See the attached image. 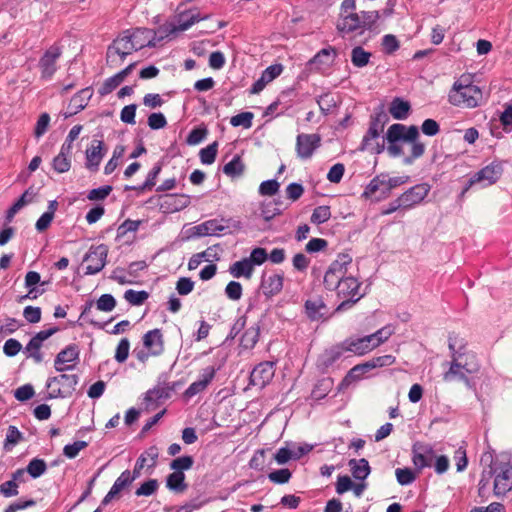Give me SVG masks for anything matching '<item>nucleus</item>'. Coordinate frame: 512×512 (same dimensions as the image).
<instances>
[{
  "instance_id": "nucleus-1",
  "label": "nucleus",
  "mask_w": 512,
  "mask_h": 512,
  "mask_svg": "<svg viewBox=\"0 0 512 512\" xmlns=\"http://www.w3.org/2000/svg\"><path fill=\"white\" fill-rule=\"evenodd\" d=\"M481 462H489V470L485 473L490 480L493 478V496L504 497L512 490V456L508 453L494 456L487 452L482 455Z\"/></svg>"
},
{
  "instance_id": "nucleus-2",
  "label": "nucleus",
  "mask_w": 512,
  "mask_h": 512,
  "mask_svg": "<svg viewBox=\"0 0 512 512\" xmlns=\"http://www.w3.org/2000/svg\"><path fill=\"white\" fill-rule=\"evenodd\" d=\"M481 97L482 91L477 85L472 83V77L470 75H462L454 82L448 94V101L454 106L474 108L478 106Z\"/></svg>"
},
{
  "instance_id": "nucleus-3",
  "label": "nucleus",
  "mask_w": 512,
  "mask_h": 512,
  "mask_svg": "<svg viewBox=\"0 0 512 512\" xmlns=\"http://www.w3.org/2000/svg\"><path fill=\"white\" fill-rule=\"evenodd\" d=\"M361 283L357 278L348 276L344 277L339 285L336 287L337 295L344 300L337 306L336 312L345 311L350 309L356 304L363 296L364 293H359Z\"/></svg>"
},
{
  "instance_id": "nucleus-4",
  "label": "nucleus",
  "mask_w": 512,
  "mask_h": 512,
  "mask_svg": "<svg viewBox=\"0 0 512 512\" xmlns=\"http://www.w3.org/2000/svg\"><path fill=\"white\" fill-rule=\"evenodd\" d=\"M134 46V40L132 38L131 30L127 29L123 31L116 39L113 40L112 44L107 48V63L113 65L115 63V56H119L121 62L131 54L134 49L130 47Z\"/></svg>"
},
{
  "instance_id": "nucleus-5",
  "label": "nucleus",
  "mask_w": 512,
  "mask_h": 512,
  "mask_svg": "<svg viewBox=\"0 0 512 512\" xmlns=\"http://www.w3.org/2000/svg\"><path fill=\"white\" fill-rule=\"evenodd\" d=\"M389 121L387 113L380 107L370 117L369 127L366 131L359 150L365 151L369 148L370 142L377 139L383 132L385 125Z\"/></svg>"
},
{
  "instance_id": "nucleus-6",
  "label": "nucleus",
  "mask_w": 512,
  "mask_h": 512,
  "mask_svg": "<svg viewBox=\"0 0 512 512\" xmlns=\"http://www.w3.org/2000/svg\"><path fill=\"white\" fill-rule=\"evenodd\" d=\"M65 382V389L57 388L52 389L51 392L48 393L46 399H55V398H66L71 396L75 391L76 386L79 382V377L76 374H65L61 373L58 376H50L46 381V388H51L55 383Z\"/></svg>"
},
{
  "instance_id": "nucleus-7",
  "label": "nucleus",
  "mask_w": 512,
  "mask_h": 512,
  "mask_svg": "<svg viewBox=\"0 0 512 512\" xmlns=\"http://www.w3.org/2000/svg\"><path fill=\"white\" fill-rule=\"evenodd\" d=\"M109 248L106 244L97 246L92 245L83 258V262H87V275H95L99 273L106 265Z\"/></svg>"
},
{
  "instance_id": "nucleus-8",
  "label": "nucleus",
  "mask_w": 512,
  "mask_h": 512,
  "mask_svg": "<svg viewBox=\"0 0 512 512\" xmlns=\"http://www.w3.org/2000/svg\"><path fill=\"white\" fill-rule=\"evenodd\" d=\"M62 55V48L57 45H51L38 62V67L41 71V78L43 80H50L57 71V60Z\"/></svg>"
},
{
  "instance_id": "nucleus-9",
  "label": "nucleus",
  "mask_w": 512,
  "mask_h": 512,
  "mask_svg": "<svg viewBox=\"0 0 512 512\" xmlns=\"http://www.w3.org/2000/svg\"><path fill=\"white\" fill-rule=\"evenodd\" d=\"M467 341L465 338L459 336V334L455 332H450L448 334V348L450 351L451 361L465 363L471 359V361H476V355L473 352L467 351Z\"/></svg>"
},
{
  "instance_id": "nucleus-10",
  "label": "nucleus",
  "mask_w": 512,
  "mask_h": 512,
  "mask_svg": "<svg viewBox=\"0 0 512 512\" xmlns=\"http://www.w3.org/2000/svg\"><path fill=\"white\" fill-rule=\"evenodd\" d=\"M479 370L480 365L477 361H465V363L450 361L449 369L443 373L442 378L444 382L462 381L467 374H475Z\"/></svg>"
},
{
  "instance_id": "nucleus-11",
  "label": "nucleus",
  "mask_w": 512,
  "mask_h": 512,
  "mask_svg": "<svg viewBox=\"0 0 512 512\" xmlns=\"http://www.w3.org/2000/svg\"><path fill=\"white\" fill-rule=\"evenodd\" d=\"M169 374L163 372L158 376L157 384L145 393L144 401L147 406L169 399L173 393V387H168Z\"/></svg>"
},
{
  "instance_id": "nucleus-12",
  "label": "nucleus",
  "mask_w": 512,
  "mask_h": 512,
  "mask_svg": "<svg viewBox=\"0 0 512 512\" xmlns=\"http://www.w3.org/2000/svg\"><path fill=\"white\" fill-rule=\"evenodd\" d=\"M436 458L435 450L430 444L416 442L412 446V462L418 470L431 467Z\"/></svg>"
},
{
  "instance_id": "nucleus-13",
  "label": "nucleus",
  "mask_w": 512,
  "mask_h": 512,
  "mask_svg": "<svg viewBox=\"0 0 512 512\" xmlns=\"http://www.w3.org/2000/svg\"><path fill=\"white\" fill-rule=\"evenodd\" d=\"M274 374L275 367L273 362H261L251 371L249 376V384L263 389L272 381Z\"/></svg>"
},
{
  "instance_id": "nucleus-14",
  "label": "nucleus",
  "mask_w": 512,
  "mask_h": 512,
  "mask_svg": "<svg viewBox=\"0 0 512 512\" xmlns=\"http://www.w3.org/2000/svg\"><path fill=\"white\" fill-rule=\"evenodd\" d=\"M321 145V136L317 133H301L296 138V153L301 159H309Z\"/></svg>"
},
{
  "instance_id": "nucleus-15",
  "label": "nucleus",
  "mask_w": 512,
  "mask_h": 512,
  "mask_svg": "<svg viewBox=\"0 0 512 512\" xmlns=\"http://www.w3.org/2000/svg\"><path fill=\"white\" fill-rule=\"evenodd\" d=\"M431 185L419 183L407 189L400 195V201L404 204V210H409L420 204L429 194Z\"/></svg>"
},
{
  "instance_id": "nucleus-16",
  "label": "nucleus",
  "mask_w": 512,
  "mask_h": 512,
  "mask_svg": "<svg viewBox=\"0 0 512 512\" xmlns=\"http://www.w3.org/2000/svg\"><path fill=\"white\" fill-rule=\"evenodd\" d=\"M208 236H221L231 233L230 229L240 230L242 224L233 218H214L205 221Z\"/></svg>"
},
{
  "instance_id": "nucleus-17",
  "label": "nucleus",
  "mask_w": 512,
  "mask_h": 512,
  "mask_svg": "<svg viewBox=\"0 0 512 512\" xmlns=\"http://www.w3.org/2000/svg\"><path fill=\"white\" fill-rule=\"evenodd\" d=\"M344 350L341 343H337L325 349L317 358L316 367L319 372L325 374L342 357Z\"/></svg>"
},
{
  "instance_id": "nucleus-18",
  "label": "nucleus",
  "mask_w": 512,
  "mask_h": 512,
  "mask_svg": "<svg viewBox=\"0 0 512 512\" xmlns=\"http://www.w3.org/2000/svg\"><path fill=\"white\" fill-rule=\"evenodd\" d=\"M159 199V208L163 213L178 212L190 204V197L186 194H165L159 196Z\"/></svg>"
},
{
  "instance_id": "nucleus-19",
  "label": "nucleus",
  "mask_w": 512,
  "mask_h": 512,
  "mask_svg": "<svg viewBox=\"0 0 512 512\" xmlns=\"http://www.w3.org/2000/svg\"><path fill=\"white\" fill-rule=\"evenodd\" d=\"M336 29L338 33L341 34L342 36L354 32L363 34L364 31H362L360 14L354 12L345 15H339L338 22L336 24Z\"/></svg>"
},
{
  "instance_id": "nucleus-20",
  "label": "nucleus",
  "mask_w": 512,
  "mask_h": 512,
  "mask_svg": "<svg viewBox=\"0 0 512 512\" xmlns=\"http://www.w3.org/2000/svg\"><path fill=\"white\" fill-rule=\"evenodd\" d=\"M369 337H348L341 343L344 352H351L357 356H363L373 350L372 343L369 342Z\"/></svg>"
},
{
  "instance_id": "nucleus-21",
  "label": "nucleus",
  "mask_w": 512,
  "mask_h": 512,
  "mask_svg": "<svg viewBox=\"0 0 512 512\" xmlns=\"http://www.w3.org/2000/svg\"><path fill=\"white\" fill-rule=\"evenodd\" d=\"M502 173L503 168L501 163L492 162L476 172L474 176L478 183L485 182L483 185L485 187L495 184L500 179Z\"/></svg>"
},
{
  "instance_id": "nucleus-22",
  "label": "nucleus",
  "mask_w": 512,
  "mask_h": 512,
  "mask_svg": "<svg viewBox=\"0 0 512 512\" xmlns=\"http://www.w3.org/2000/svg\"><path fill=\"white\" fill-rule=\"evenodd\" d=\"M283 274H263L261 277L260 289L267 298H271L281 292L283 288Z\"/></svg>"
},
{
  "instance_id": "nucleus-23",
  "label": "nucleus",
  "mask_w": 512,
  "mask_h": 512,
  "mask_svg": "<svg viewBox=\"0 0 512 512\" xmlns=\"http://www.w3.org/2000/svg\"><path fill=\"white\" fill-rule=\"evenodd\" d=\"M86 162L85 166L92 172L99 169V165L105 155L104 143L101 140H94L90 148L86 149Z\"/></svg>"
},
{
  "instance_id": "nucleus-24",
  "label": "nucleus",
  "mask_w": 512,
  "mask_h": 512,
  "mask_svg": "<svg viewBox=\"0 0 512 512\" xmlns=\"http://www.w3.org/2000/svg\"><path fill=\"white\" fill-rule=\"evenodd\" d=\"M195 10L196 9L184 10L176 14L175 19L177 25H175V28L177 32L186 31L195 23L209 18V15L202 16L199 12H195Z\"/></svg>"
},
{
  "instance_id": "nucleus-25",
  "label": "nucleus",
  "mask_w": 512,
  "mask_h": 512,
  "mask_svg": "<svg viewBox=\"0 0 512 512\" xmlns=\"http://www.w3.org/2000/svg\"><path fill=\"white\" fill-rule=\"evenodd\" d=\"M143 345L151 351L152 356H159L164 352V340L161 329L155 328L143 336Z\"/></svg>"
},
{
  "instance_id": "nucleus-26",
  "label": "nucleus",
  "mask_w": 512,
  "mask_h": 512,
  "mask_svg": "<svg viewBox=\"0 0 512 512\" xmlns=\"http://www.w3.org/2000/svg\"><path fill=\"white\" fill-rule=\"evenodd\" d=\"M338 56L335 47L327 46L318 51L308 62L310 67L315 66L316 69H321L323 66L330 67Z\"/></svg>"
},
{
  "instance_id": "nucleus-27",
  "label": "nucleus",
  "mask_w": 512,
  "mask_h": 512,
  "mask_svg": "<svg viewBox=\"0 0 512 512\" xmlns=\"http://www.w3.org/2000/svg\"><path fill=\"white\" fill-rule=\"evenodd\" d=\"M130 30L134 40V46H131V49H134V51H139L145 47H155V41L152 36L153 29L138 27Z\"/></svg>"
},
{
  "instance_id": "nucleus-28",
  "label": "nucleus",
  "mask_w": 512,
  "mask_h": 512,
  "mask_svg": "<svg viewBox=\"0 0 512 512\" xmlns=\"http://www.w3.org/2000/svg\"><path fill=\"white\" fill-rule=\"evenodd\" d=\"M93 96V89L92 87H85L81 90H79L77 93L73 95V97L70 100L69 103V109H71L69 114H66L65 117H69L72 115H75L79 113L80 111L84 110L86 106L88 105L90 99Z\"/></svg>"
},
{
  "instance_id": "nucleus-29",
  "label": "nucleus",
  "mask_w": 512,
  "mask_h": 512,
  "mask_svg": "<svg viewBox=\"0 0 512 512\" xmlns=\"http://www.w3.org/2000/svg\"><path fill=\"white\" fill-rule=\"evenodd\" d=\"M304 308L305 314L310 321L322 320L327 313V306L321 297L306 300Z\"/></svg>"
},
{
  "instance_id": "nucleus-30",
  "label": "nucleus",
  "mask_w": 512,
  "mask_h": 512,
  "mask_svg": "<svg viewBox=\"0 0 512 512\" xmlns=\"http://www.w3.org/2000/svg\"><path fill=\"white\" fill-rule=\"evenodd\" d=\"M79 348L76 344H70L62 349L54 359V368L58 369L60 364H76L79 361ZM60 369H62L60 367Z\"/></svg>"
},
{
  "instance_id": "nucleus-31",
  "label": "nucleus",
  "mask_w": 512,
  "mask_h": 512,
  "mask_svg": "<svg viewBox=\"0 0 512 512\" xmlns=\"http://www.w3.org/2000/svg\"><path fill=\"white\" fill-rule=\"evenodd\" d=\"M348 465L353 478L358 481H364L371 473V467L365 458L350 459Z\"/></svg>"
},
{
  "instance_id": "nucleus-32",
  "label": "nucleus",
  "mask_w": 512,
  "mask_h": 512,
  "mask_svg": "<svg viewBox=\"0 0 512 512\" xmlns=\"http://www.w3.org/2000/svg\"><path fill=\"white\" fill-rule=\"evenodd\" d=\"M372 371L369 360L353 366L343 378L340 386H348L352 382L359 381L363 376Z\"/></svg>"
},
{
  "instance_id": "nucleus-33",
  "label": "nucleus",
  "mask_w": 512,
  "mask_h": 512,
  "mask_svg": "<svg viewBox=\"0 0 512 512\" xmlns=\"http://www.w3.org/2000/svg\"><path fill=\"white\" fill-rule=\"evenodd\" d=\"M260 323H255L248 327L240 338V346L243 349L251 350L255 347L260 337Z\"/></svg>"
},
{
  "instance_id": "nucleus-34",
  "label": "nucleus",
  "mask_w": 512,
  "mask_h": 512,
  "mask_svg": "<svg viewBox=\"0 0 512 512\" xmlns=\"http://www.w3.org/2000/svg\"><path fill=\"white\" fill-rule=\"evenodd\" d=\"M411 110L409 101H406L400 97H395L389 107V112L392 117L396 120H404L408 117Z\"/></svg>"
},
{
  "instance_id": "nucleus-35",
  "label": "nucleus",
  "mask_w": 512,
  "mask_h": 512,
  "mask_svg": "<svg viewBox=\"0 0 512 512\" xmlns=\"http://www.w3.org/2000/svg\"><path fill=\"white\" fill-rule=\"evenodd\" d=\"M228 271L234 278L243 277L246 279H250L253 275L254 268L251 265V262L248 260V258H243L230 265Z\"/></svg>"
},
{
  "instance_id": "nucleus-36",
  "label": "nucleus",
  "mask_w": 512,
  "mask_h": 512,
  "mask_svg": "<svg viewBox=\"0 0 512 512\" xmlns=\"http://www.w3.org/2000/svg\"><path fill=\"white\" fill-rule=\"evenodd\" d=\"M35 193L32 191V188H29L24 191V193L17 199L16 202L6 211L5 220L6 222H11L16 215L26 204L32 201Z\"/></svg>"
},
{
  "instance_id": "nucleus-37",
  "label": "nucleus",
  "mask_w": 512,
  "mask_h": 512,
  "mask_svg": "<svg viewBox=\"0 0 512 512\" xmlns=\"http://www.w3.org/2000/svg\"><path fill=\"white\" fill-rule=\"evenodd\" d=\"M184 472H172L166 477V487L174 493H183L187 490Z\"/></svg>"
},
{
  "instance_id": "nucleus-38",
  "label": "nucleus",
  "mask_w": 512,
  "mask_h": 512,
  "mask_svg": "<svg viewBox=\"0 0 512 512\" xmlns=\"http://www.w3.org/2000/svg\"><path fill=\"white\" fill-rule=\"evenodd\" d=\"M333 387V379L330 377L323 378L317 381V383L314 385L312 392H311V398L314 400H322L324 399L328 393L331 391Z\"/></svg>"
},
{
  "instance_id": "nucleus-39",
  "label": "nucleus",
  "mask_w": 512,
  "mask_h": 512,
  "mask_svg": "<svg viewBox=\"0 0 512 512\" xmlns=\"http://www.w3.org/2000/svg\"><path fill=\"white\" fill-rule=\"evenodd\" d=\"M42 346L43 345L33 336L23 348V353L27 358H32L35 363L39 364L44 359L43 353L41 352Z\"/></svg>"
},
{
  "instance_id": "nucleus-40",
  "label": "nucleus",
  "mask_w": 512,
  "mask_h": 512,
  "mask_svg": "<svg viewBox=\"0 0 512 512\" xmlns=\"http://www.w3.org/2000/svg\"><path fill=\"white\" fill-rule=\"evenodd\" d=\"M245 166L240 155H235L230 162L223 166V173L235 178L243 174Z\"/></svg>"
},
{
  "instance_id": "nucleus-41",
  "label": "nucleus",
  "mask_w": 512,
  "mask_h": 512,
  "mask_svg": "<svg viewBox=\"0 0 512 512\" xmlns=\"http://www.w3.org/2000/svg\"><path fill=\"white\" fill-rule=\"evenodd\" d=\"M23 434L19 431L16 426L10 425L8 426L6 437L3 444V449L6 452L12 450V448L17 445L19 442L23 441Z\"/></svg>"
},
{
  "instance_id": "nucleus-42",
  "label": "nucleus",
  "mask_w": 512,
  "mask_h": 512,
  "mask_svg": "<svg viewBox=\"0 0 512 512\" xmlns=\"http://www.w3.org/2000/svg\"><path fill=\"white\" fill-rule=\"evenodd\" d=\"M371 56L362 46H356L351 51V62L355 67L363 68L368 65Z\"/></svg>"
},
{
  "instance_id": "nucleus-43",
  "label": "nucleus",
  "mask_w": 512,
  "mask_h": 512,
  "mask_svg": "<svg viewBox=\"0 0 512 512\" xmlns=\"http://www.w3.org/2000/svg\"><path fill=\"white\" fill-rule=\"evenodd\" d=\"M46 470L47 464L45 460L37 457L30 460V462L25 468V471L33 479L41 477L46 472Z\"/></svg>"
},
{
  "instance_id": "nucleus-44",
  "label": "nucleus",
  "mask_w": 512,
  "mask_h": 512,
  "mask_svg": "<svg viewBox=\"0 0 512 512\" xmlns=\"http://www.w3.org/2000/svg\"><path fill=\"white\" fill-rule=\"evenodd\" d=\"M490 479L485 473V470L481 473V478L478 483V497L481 502H487L493 495V490L490 489Z\"/></svg>"
},
{
  "instance_id": "nucleus-45",
  "label": "nucleus",
  "mask_w": 512,
  "mask_h": 512,
  "mask_svg": "<svg viewBox=\"0 0 512 512\" xmlns=\"http://www.w3.org/2000/svg\"><path fill=\"white\" fill-rule=\"evenodd\" d=\"M218 152V142L214 141L199 152L200 161L204 165H211L215 162Z\"/></svg>"
},
{
  "instance_id": "nucleus-46",
  "label": "nucleus",
  "mask_w": 512,
  "mask_h": 512,
  "mask_svg": "<svg viewBox=\"0 0 512 512\" xmlns=\"http://www.w3.org/2000/svg\"><path fill=\"white\" fill-rule=\"evenodd\" d=\"M405 125L400 123L392 124L385 135V139L388 143L394 142H405V134H404Z\"/></svg>"
},
{
  "instance_id": "nucleus-47",
  "label": "nucleus",
  "mask_w": 512,
  "mask_h": 512,
  "mask_svg": "<svg viewBox=\"0 0 512 512\" xmlns=\"http://www.w3.org/2000/svg\"><path fill=\"white\" fill-rule=\"evenodd\" d=\"M331 217V208L328 205H321L316 207L310 217L311 223L320 225L327 222Z\"/></svg>"
},
{
  "instance_id": "nucleus-48",
  "label": "nucleus",
  "mask_w": 512,
  "mask_h": 512,
  "mask_svg": "<svg viewBox=\"0 0 512 512\" xmlns=\"http://www.w3.org/2000/svg\"><path fill=\"white\" fill-rule=\"evenodd\" d=\"M409 179V176L389 177L387 174H385V179L383 180L384 185H386V190H382V197H388L392 189L407 183Z\"/></svg>"
},
{
  "instance_id": "nucleus-49",
  "label": "nucleus",
  "mask_w": 512,
  "mask_h": 512,
  "mask_svg": "<svg viewBox=\"0 0 512 512\" xmlns=\"http://www.w3.org/2000/svg\"><path fill=\"white\" fill-rule=\"evenodd\" d=\"M149 298V293L145 290L136 291L129 289L124 293V299L133 306L142 305Z\"/></svg>"
},
{
  "instance_id": "nucleus-50",
  "label": "nucleus",
  "mask_w": 512,
  "mask_h": 512,
  "mask_svg": "<svg viewBox=\"0 0 512 512\" xmlns=\"http://www.w3.org/2000/svg\"><path fill=\"white\" fill-rule=\"evenodd\" d=\"M178 33L175 24L165 23L161 25L157 30H153L152 36L155 41V46L163 41L165 38Z\"/></svg>"
},
{
  "instance_id": "nucleus-51",
  "label": "nucleus",
  "mask_w": 512,
  "mask_h": 512,
  "mask_svg": "<svg viewBox=\"0 0 512 512\" xmlns=\"http://www.w3.org/2000/svg\"><path fill=\"white\" fill-rule=\"evenodd\" d=\"M194 464V459L190 455H184L178 458L173 459L170 462V469L174 472H184L192 468Z\"/></svg>"
},
{
  "instance_id": "nucleus-52",
  "label": "nucleus",
  "mask_w": 512,
  "mask_h": 512,
  "mask_svg": "<svg viewBox=\"0 0 512 512\" xmlns=\"http://www.w3.org/2000/svg\"><path fill=\"white\" fill-rule=\"evenodd\" d=\"M409 143L411 144V152L409 155L403 158V163L405 165L413 164L414 161L422 157L425 152V144L420 142L419 140Z\"/></svg>"
},
{
  "instance_id": "nucleus-53",
  "label": "nucleus",
  "mask_w": 512,
  "mask_h": 512,
  "mask_svg": "<svg viewBox=\"0 0 512 512\" xmlns=\"http://www.w3.org/2000/svg\"><path fill=\"white\" fill-rule=\"evenodd\" d=\"M254 118V114L252 112L246 111L241 112L230 119V124L233 127L242 126L245 129H249L252 127V121Z\"/></svg>"
},
{
  "instance_id": "nucleus-54",
  "label": "nucleus",
  "mask_w": 512,
  "mask_h": 512,
  "mask_svg": "<svg viewBox=\"0 0 512 512\" xmlns=\"http://www.w3.org/2000/svg\"><path fill=\"white\" fill-rule=\"evenodd\" d=\"M361 23H362V31L372 30L374 25L380 19V13L377 10L373 11H361Z\"/></svg>"
},
{
  "instance_id": "nucleus-55",
  "label": "nucleus",
  "mask_w": 512,
  "mask_h": 512,
  "mask_svg": "<svg viewBox=\"0 0 512 512\" xmlns=\"http://www.w3.org/2000/svg\"><path fill=\"white\" fill-rule=\"evenodd\" d=\"M134 481V477H130V470L123 471L120 476L115 480L110 488L116 495L123 489L130 486Z\"/></svg>"
},
{
  "instance_id": "nucleus-56",
  "label": "nucleus",
  "mask_w": 512,
  "mask_h": 512,
  "mask_svg": "<svg viewBox=\"0 0 512 512\" xmlns=\"http://www.w3.org/2000/svg\"><path fill=\"white\" fill-rule=\"evenodd\" d=\"M392 335V330L389 327H383L376 332L367 335L369 342L373 345V350L384 343Z\"/></svg>"
},
{
  "instance_id": "nucleus-57",
  "label": "nucleus",
  "mask_w": 512,
  "mask_h": 512,
  "mask_svg": "<svg viewBox=\"0 0 512 512\" xmlns=\"http://www.w3.org/2000/svg\"><path fill=\"white\" fill-rule=\"evenodd\" d=\"M382 49L387 55H392L400 48V42L393 34H386L382 37Z\"/></svg>"
},
{
  "instance_id": "nucleus-58",
  "label": "nucleus",
  "mask_w": 512,
  "mask_h": 512,
  "mask_svg": "<svg viewBox=\"0 0 512 512\" xmlns=\"http://www.w3.org/2000/svg\"><path fill=\"white\" fill-rule=\"evenodd\" d=\"M395 474L397 482L402 486L411 484L417 477L416 473L410 468H397Z\"/></svg>"
},
{
  "instance_id": "nucleus-59",
  "label": "nucleus",
  "mask_w": 512,
  "mask_h": 512,
  "mask_svg": "<svg viewBox=\"0 0 512 512\" xmlns=\"http://www.w3.org/2000/svg\"><path fill=\"white\" fill-rule=\"evenodd\" d=\"M159 487V482L157 479H149L142 483L140 487H138L135 491V495L137 497L140 496H151L153 495Z\"/></svg>"
},
{
  "instance_id": "nucleus-60",
  "label": "nucleus",
  "mask_w": 512,
  "mask_h": 512,
  "mask_svg": "<svg viewBox=\"0 0 512 512\" xmlns=\"http://www.w3.org/2000/svg\"><path fill=\"white\" fill-rule=\"evenodd\" d=\"M345 276H343L342 273H336L333 270H328L325 272L323 284L327 290H335L336 287L339 285V282L342 281V279Z\"/></svg>"
},
{
  "instance_id": "nucleus-61",
  "label": "nucleus",
  "mask_w": 512,
  "mask_h": 512,
  "mask_svg": "<svg viewBox=\"0 0 512 512\" xmlns=\"http://www.w3.org/2000/svg\"><path fill=\"white\" fill-rule=\"evenodd\" d=\"M129 350H130V341L128 338H122L115 351L114 358L118 363H124L128 356H129Z\"/></svg>"
},
{
  "instance_id": "nucleus-62",
  "label": "nucleus",
  "mask_w": 512,
  "mask_h": 512,
  "mask_svg": "<svg viewBox=\"0 0 512 512\" xmlns=\"http://www.w3.org/2000/svg\"><path fill=\"white\" fill-rule=\"evenodd\" d=\"M116 299L112 294H103L96 301V307L103 312H110L116 307Z\"/></svg>"
},
{
  "instance_id": "nucleus-63",
  "label": "nucleus",
  "mask_w": 512,
  "mask_h": 512,
  "mask_svg": "<svg viewBox=\"0 0 512 512\" xmlns=\"http://www.w3.org/2000/svg\"><path fill=\"white\" fill-rule=\"evenodd\" d=\"M243 294V288L240 282L230 281L225 287V295L232 301H238Z\"/></svg>"
},
{
  "instance_id": "nucleus-64",
  "label": "nucleus",
  "mask_w": 512,
  "mask_h": 512,
  "mask_svg": "<svg viewBox=\"0 0 512 512\" xmlns=\"http://www.w3.org/2000/svg\"><path fill=\"white\" fill-rule=\"evenodd\" d=\"M280 184L276 179H269L263 181L258 189L262 196H273L279 191Z\"/></svg>"
}]
</instances>
